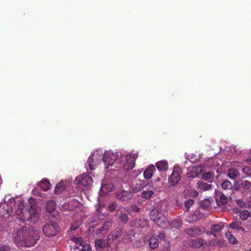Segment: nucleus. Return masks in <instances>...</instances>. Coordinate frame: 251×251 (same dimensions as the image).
Instances as JSON below:
<instances>
[{
	"label": "nucleus",
	"instance_id": "nucleus-6",
	"mask_svg": "<svg viewBox=\"0 0 251 251\" xmlns=\"http://www.w3.org/2000/svg\"><path fill=\"white\" fill-rule=\"evenodd\" d=\"M182 170L178 167H175L174 170L168 178L169 183L173 186L176 185L179 182Z\"/></svg>",
	"mask_w": 251,
	"mask_h": 251
},
{
	"label": "nucleus",
	"instance_id": "nucleus-39",
	"mask_svg": "<svg viewBox=\"0 0 251 251\" xmlns=\"http://www.w3.org/2000/svg\"><path fill=\"white\" fill-rule=\"evenodd\" d=\"M65 189V186L62 184H57L56 186L54 191L56 194H60Z\"/></svg>",
	"mask_w": 251,
	"mask_h": 251
},
{
	"label": "nucleus",
	"instance_id": "nucleus-50",
	"mask_svg": "<svg viewBox=\"0 0 251 251\" xmlns=\"http://www.w3.org/2000/svg\"><path fill=\"white\" fill-rule=\"evenodd\" d=\"M6 207H7V209H6V213H7V214H9V213H10V212H12V210H12V207H11V206H10V207H9L8 206V205H6Z\"/></svg>",
	"mask_w": 251,
	"mask_h": 251
},
{
	"label": "nucleus",
	"instance_id": "nucleus-23",
	"mask_svg": "<svg viewBox=\"0 0 251 251\" xmlns=\"http://www.w3.org/2000/svg\"><path fill=\"white\" fill-rule=\"evenodd\" d=\"M149 245L151 249H156L159 245L158 239H157L156 237H152L149 240Z\"/></svg>",
	"mask_w": 251,
	"mask_h": 251
},
{
	"label": "nucleus",
	"instance_id": "nucleus-49",
	"mask_svg": "<svg viewBox=\"0 0 251 251\" xmlns=\"http://www.w3.org/2000/svg\"><path fill=\"white\" fill-rule=\"evenodd\" d=\"M132 210L134 212H138L140 211V208L137 206H134L132 207Z\"/></svg>",
	"mask_w": 251,
	"mask_h": 251
},
{
	"label": "nucleus",
	"instance_id": "nucleus-19",
	"mask_svg": "<svg viewBox=\"0 0 251 251\" xmlns=\"http://www.w3.org/2000/svg\"><path fill=\"white\" fill-rule=\"evenodd\" d=\"M154 195V191L153 189L144 190L142 192L141 196L143 199L150 200L152 198Z\"/></svg>",
	"mask_w": 251,
	"mask_h": 251
},
{
	"label": "nucleus",
	"instance_id": "nucleus-2",
	"mask_svg": "<svg viewBox=\"0 0 251 251\" xmlns=\"http://www.w3.org/2000/svg\"><path fill=\"white\" fill-rule=\"evenodd\" d=\"M25 206V201H21L18 205L17 214H21V218L23 221H29L30 223L37 224L40 217L38 209L35 205H31L29 209L27 208L24 210Z\"/></svg>",
	"mask_w": 251,
	"mask_h": 251
},
{
	"label": "nucleus",
	"instance_id": "nucleus-32",
	"mask_svg": "<svg viewBox=\"0 0 251 251\" xmlns=\"http://www.w3.org/2000/svg\"><path fill=\"white\" fill-rule=\"evenodd\" d=\"M182 225V222L179 219L173 220L171 223L172 227L175 228L176 229L180 228L181 227Z\"/></svg>",
	"mask_w": 251,
	"mask_h": 251
},
{
	"label": "nucleus",
	"instance_id": "nucleus-28",
	"mask_svg": "<svg viewBox=\"0 0 251 251\" xmlns=\"http://www.w3.org/2000/svg\"><path fill=\"white\" fill-rule=\"evenodd\" d=\"M239 175V172L235 169L231 168L228 171V176L231 179H234Z\"/></svg>",
	"mask_w": 251,
	"mask_h": 251
},
{
	"label": "nucleus",
	"instance_id": "nucleus-1",
	"mask_svg": "<svg viewBox=\"0 0 251 251\" xmlns=\"http://www.w3.org/2000/svg\"><path fill=\"white\" fill-rule=\"evenodd\" d=\"M15 243L18 246L31 247L39 239V231L31 226H20L13 233Z\"/></svg>",
	"mask_w": 251,
	"mask_h": 251
},
{
	"label": "nucleus",
	"instance_id": "nucleus-20",
	"mask_svg": "<svg viewBox=\"0 0 251 251\" xmlns=\"http://www.w3.org/2000/svg\"><path fill=\"white\" fill-rule=\"evenodd\" d=\"M198 188L202 191H208L211 189L212 185L203 181L200 180L197 183Z\"/></svg>",
	"mask_w": 251,
	"mask_h": 251
},
{
	"label": "nucleus",
	"instance_id": "nucleus-26",
	"mask_svg": "<svg viewBox=\"0 0 251 251\" xmlns=\"http://www.w3.org/2000/svg\"><path fill=\"white\" fill-rule=\"evenodd\" d=\"M39 185L43 191H47L50 188V184L47 180H42L39 182Z\"/></svg>",
	"mask_w": 251,
	"mask_h": 251
},
{
	"label": "nucleus",
	"instance_id": "nucleus-12",
	"mask_svg": "<svg viewBox=\"0 0 251 251\" xmlns=\"http://www.w3.org/2000/svg\"><path fill=\"white\" fill-rule=\"evenodd\" d=\"M185 231L186 234L192 237H195L205 232V228L201 226H196L186 228Z\"/></svg>",
	"mask_w": 251,
	"mask_h": 251
},
{
	"label": "nucleus",
	"instance_id": "nucleus-33",
	"mask_svg": "<svg viewBox=\"0 0 251 251\" xmlns=\"http://www.w3.org/2000/svg\"><path fill=\"white\" fill-rule=\"evenodd\" d=\"M123 234V231L121 228H117L114 231V232L112 234H110L113 237L114 240H117L119 237H120Z\"/></svg>",
	"mask_w": 251,
	"mask_h": 251
},
{
	"label": "nucleus",
	"instance_id": "nucleus-13",
	"mask_svg": "<svg viewBox=\"0 0 251 251\" xmlns=\"http://www.w3.org/2000/svg\"><path fill=\"white\" fill-rule=\"evenodd\" d=\"M112 220L111 219L105 222L102 226L96 230V233L99 236H101L106 233L112 225Z\"/></svg>",
	"mask_w": 251,
	"mask_h": 251
},
{
	"label": "nucleus",
	"instance_id": "nucleus-11",
	"mask_svg": "<svg viewBox=\"0 0 251 251\" xmlns=\"http://www.w3.org/2000/svg\"><path fill=\"white\" fill-rule=\"evenodd\" d=\"M75 181L78 184H81L85 187H89L92 184L93 179L88 174H83L75 178Z\"/></svg>",
	"mask_w": 251,
	"mask_h": 251
},
{
	"label": "nucleus",
	"instance_id": "nucleus-40",
	"mask_svg": "<svg viewBox=\"0 0 251 251\" xmlns=\"http://www.w3.org/2000/svg\"><path fill=\"white\" fill-rule=\"evenodd\" d=\"M242 172L246 174L247 176L251 177V166H246L243 168Z\"/></svg>",
	"mask_w": 251,
	"mask_h": 251
},
{
	"label": "nucleus",
	"instance_id": "nucleus-21",
	"mask_svg": "<svg viewBox=\"0 0 251 251\" xmlns=\"http://www.w3.org/2000/svg\"><path fill=\"white\" fill-rule=\"evenodd\" d=\"M156 166L159 171H166L168 168L167 161L163 160L158 161L156 163Z\"/></svg>",
	"mask_w": 251,
	"mask_h": 251
},
{
	"label": "nucleus",
	"instance_id": "nucleus-4",
	"mask_svg": "<svg viewBox=\"0 0 251 251\" xmlns=\"http://www.w3.org/2000/svg\"><path fill=\"white\" fill-rule=\"evenodd\" d=\"M43 233L47 237H52L56 235L59 231L58 225L57 223L50 222L46 224L42 228Z\"/></svg>",
	"mask_w": 251,
	"mask_h": 251
},
{
	"label": "nucleus",
	"instance_id": "nucleus-41",
	"mask_svg": "<svg viewBox=\"0 0 251 251\" xmlns=\"http://www.w3.org/2000/svg\"><path fill=\"white\" fill-rule=\"evenodd\" d=\"M117 207V203L113 201L112 203H111L108 206V210L109 211L112 212L114 211Z\"/></svg>",
	"mask_w": 251,
	"mask_h": 251
},
{
	"label": "nucleus",
	"instance_id": "nucleus-52",
	"mask_svg": "<svg viewBox=\"0 0 251 251\" xmlns=\"http://www.w3.org/2000/svg\"><path fill=\"white\" fill-rule=\"evenodd\" d=\"M241 164L240 162H233L232 163V165L234 166H240Z\"/></svg>",
	"mask_w": 251,
	"mask_h": 251
},
{
	"label": "nucleus",
	"instance_id": "nucleus-37",
	"mask_svg": "<svg viewBox=\"0 0 251 251\" xmlns=\"http://www.w3.org/2000/svg\"><path fill=\"white\" fill-rule=\"evenodd\" d=\"M156 238L158 239V241H160V243L161 244L162 242H163V245H165V243H167L165 241V235L163 232H160Z\"/></svg>",
	"mask_w": 251,
	"mask_h": 251
},
{
	"label": "nucleus",
	"instance_id": "nucleus-27",
	"mask_svg": "<svg viewBox=\"0 0 251 251\" xmlns=\"http://www.w3.org/2000/svg\"><path fill=\"white\" fill-rule=\"evenodd\" d=\"M185 197L196 198L198 196V192L194 189H187L184 191Z\"/></svg>",
	"mask_w": 251,
	"mask_h": 251
},
{
	"label": "nucleus",
	"instance_id": "nucleus-34",
	"mask_svg": "<svg viewBox=\"0 0 251 251\" xmlns=\"http://www.w3.org/2000/svg\"><path fill=\"white\" fill-rule=\"evenodd\" d=\"M221 186L223 189L229 190L232 188V184L230 181L227 179L224 180L221 184Z\"/></svg>",
	"mask_w": 251,
	"mask_h": 251
},
{
	"label": "nucleus",
	"instance_id": "nucleus-18",
	"mask_svg": "<svg viewBox=\"0 0 251 251\" xmlns=\"http://www.w3.org/2000/svg\"><path fill=\"white\" fill-rule=\"evenodd\" d=\"M155 171V168L153 165L149 166L144 172V176L149 179L152 177L154 172Z\"/></svg>",
	"mask_w": 251,
	"mask_h": 251
},
{
	"label": "nucleus",
	"instance_id": "nucleus-10",
	"mask_svg": "<svg viewBox=\"0 0 251 251\" xmlns=\"http://www.w3.org/2000/svg\"><path fill=\"white\" fill-rule=\"evenodd\" d=\"M130 211L123 206H120L118 209L116 215L120 220V222L124 224H126L129 220L128 214Z\"/></svg>",
	"mask_w": 251,
	"mask_h": 251
},
{
	"label": "nucleus",
	"instance_id": "nucleus-48",
	"mask_svg": "<svg viewBox=\"0 0 251 251\" xmlns=\"http://www.w3.org/2000/svg\"><path fill=\"white\" fill-rule=\"evenodd\" d=\"M10 248L8 245H3L0 247V251H10Z\"/></svg>",
	"mask_w": 251,
	"mask_h": 251
},
{
	"label": "nucleus",
	"instance_id": "nucleus-16",
	"mask_svg": "<svg viewBox=\"0 0 251 251\" xmlns=\"http://www.w3.org/2000/svg\"><path fill=\"white\" fill-rule=\"evenodd\" d=\"M204 243V241L201 238L192 239L189 242V245L193 248L198 249L201 247Z\"/></svg>",
	"mask_w": 251,
	"mask_h": 251
},
{
	"label": "nucleus",
	"instance_id": "nucleus-42",
	"mask_svg": "<svg viewBox=\"0 0 251 251\" xmlns=\"http://www.w3.org/2000/svg\"><path fill=\"white\" fill-rule=\"evenodd\" d=\"M213 176L211 173L207 172L202 174V178L205 180H208L211 178Z\"/></svg>",
	"mask_w": 251,
	"mask_h": 251
},
{
	"label": "nucleus",
	"instance_id": "nucleus-38",
	"mask_svg": "<svg viewBox=\"0 0 251 251\" xmlns=\"http://www.w3.org/2000/svg\"><path fill=\"white\" fill-rule=\"evenodd\" d=\"M251 182L248 180H242L241 182L240 186L244 189L248 190L251 187Z\"/></svg>",
	"mask_w": 251,
	"mask_h": 251
},
{
	"label": "nucleus",
	"instance_id": "nucleus-46",
	"mask_svg": "<svg viewBox=\"0 0 251 251\" xmlns=\"http://www.w3.org/2000/svg\"><path fill=\"white\" fill-rule=\"evenodd\" d=\"M227 198L224 194H221L220 196V202L224 205L227 203Z\"/></svg>",
	"mask_w": 251,
	"mask_h": 251
},
{
	"label": "nucleus",
	"instance_id": "nucleus-8",
	"mask_svg": "<svg viewBox=\"0 0 251 251\" xmlns=\"http://www.w3.org/2000/svg\"><path fill=\"white\" fill-rule=\"evenodd\" d=\"M137 155L134 153H129L126 157V162L123 165L125 170L129 171L133 168L135 164V160Z\"/></svg>",
	"mask_w": 251,
	"mask_h": 251
},
{
	"label": "nucleus",
	"instance_id": "nucleus-43",
	"mask_svg": "<svg viewBox=\"0 0 251 251\" xmlns=\"http://www.w3.org/2000/svg\"><path fill=\"white\" fill-rule=\"evenodd\" d=\"M198 219L199 218L196 213L188 217V221L191 222L197 221Z\"/></svg>",
	"mask_w": 251,
	"mask_h": 251
},
{
	"label": "nucleus",
	"instance_id": "nucleus-3",
	"mask_svg": "<svg viewBox=\"0 0 251 251\" xmlns=\"http://www.w3.org/2000/svg\"><path fill=\"white\" fill-rule=\"evenodd\" d=\"M149 216L151 220L158 226L164 228L167 227L168 221L164 215L155 207L151 209Z\"/></svg>",
	"mask_w": 251,
	"mask_h": 251
},
{
	"label": "nucleus",
	"instance_id": "nucleus-44",
	"mask_svg": "<svg viewBox=\"0 0 251 251\" xmlns=\"http://www.w3.org/2000/svg\"><path fill=\"white\" fill-rule=\"evenodd\" d=\"M80 225H81L80 222L77 221V222H75V223H74L73 224H72L70 228L71 230H75L78 228V227Z\"/></svg>",
	"mask_w": 251,
	"mask_h": 251
},
{
	"label": "nucleus",
	"instance_id": "nucleus-5",
	"mask_svg": "<svg viewBox=\"0 0 251 251\" xmlns=\"http://www.w3.org/2000/svg\"><path fill=\"white\" fill-rule=\"evenodd\" d=\"M119 157L118 153H114L110 151H105L102 156V160L106 169L112 166Z\"/></svg>",
	"mask_w": 251,
	"mask_h": 251
},
{
	"label": "nucleus",
	"instance_id": "nucleus-7",
	"mask_svg": "<svg viewBox=\"0 0 251 251\" xmlns=\"http://www.w3.org/2000/svg\"><path fill=\"white\" fill-rule=\"evenodd\" d=\"M244 226L247 229H251V226L243 223L242 222L238 220H234L229 225L230 228L235 229L236 231L240 233H244L246 232L245 228L243 227Z\"/></svg>",
	"mask_w": 251,
	"mask_h": 251
},
{
	"label": "nucleus",
	"instance_id": "nucleus-45",
	"mask_svg": "<svg viewBox=\"0 0 251 251\" xmlns=\"http://www.w3.org/2000/svg\"><path fill=\"white\" fill-rule=\"evenodd\" d=\"M81 251H92V247L90 244H85L82 245Z\"/></svg>",
	"mask_w": 251,
	"mask_h": 251
},
{
	"label": "nucleus",
	"instance_id": "nucleus-51",
	"mask_svg": "<svg viewBox=\"0 0 251 251\" xmlns=\"http://www.w3.org/2000/svg\"><path fill=\"white\" fill-rule=\"evenodd\" d=\"M197 176L196 174H195L194 173H191L190 174H188V177H195Z\"/></svg>",
	"mask_w": 251,
	"mask_h": 251
},
{
	"label": "nucleus",
	"instance_id": "nucleus-14",
	"mask_svg": "<svg viewBox=\"0 0 251 251\" xmlns=\"http://www.w3.org/2000/svg\"><path fill=\"white\" fill-rule=\"evenodd\" d=\"M132 222L134 226L136 228H144L150 226L149 221L145 218L135 219Z\"/></svg>",
	"mask_w": 251,
	"mask_h": 251
},
{
	"label": "nucleus",
	"instance_id": "nucleus-29",
	"mask_svg": "<svg viewBox=\"0 0 251 251\" xmlns=\"http://www.w3.org/2000/svg\"><path fill=\"white\" fill-rule=\"evenodd\" d=\"M226 237L231 244H235L237 242L236 238L230 231L226 232Z\"/></svg>",
	"mask_w": 251,
	"mask_h": 251
},
{
	"label": "nucleus",
	"instance_id": "nucleus-25",
	"mask_svg": "<svg viewBox=\"0 0 251 251\" xmlns=\"http://www.w3.org/2000/svg\"><path fill=\"white\" fill-rule=\"evenodd\" d=\"M55 208V203L53 201H49L47 202L46 206V211L48 213L52 212Z\"/></svg>",
	"mask_w": 251,
	"mask_h": 251
},
{
	"label": "nucleus",
	"instance_id": "nucleus-53",
	"mask_svg": "<svg viewBox=\"0 0 251 251\" xmlns=\"http://www.w3.org/2000/svg\"><path fill=\"white\" fill-rule=\"evenodd\" d=\"M96 206L97 207V211L98 212H100V209H101V206L100 204H97L96 205Z\"/></svg>",
	"mask_w": 251,
	"mask_h": 251
},
{
	"label": "nucleus",
	"instance_id": "nucleus-9",
	"mask_svg": "<svg viewBox=\"0 0 251 251\" xmlns=\"http://www.w3.org/2000/svg\"><path fill=\"white\" fill-rule=\"evenodd\" d=\"M97 156L95 154H92L88 158L87 162L85 164V168L89 167L91 170H95L96 166L100 163L101 158Z\"/></svg>",
	"mask_w": 251,
	"mask_h": 251
},
{
	"label": "nucleus",
	"instance_id": "nucleus-31",
	"mask_svg": "<svg viewBox=\"0 0 251 251\" xmlns=\"http://www.w3.org/2000/svg\"><path fill=\"white\" fill-rule=\"evenodd\" d=\"M201 207L204 210H209L211 207L210 201L209 200H204L201 202Z\"/></svg>",
	"mask_w": 251,
	"mask_h": 251
},
{
	"label": "nucleus",
	"instance_id": "nucleus-22",
	"mask_svg": "<svg viewBox=\"0 0 251 251\" xmlns=\"http://www.w3.org/2000/svg\"><path fill=\"white\" fill-rule=\"evenodd\" d=\"M221 226L218 224L213 225L211 227V231L207 232L208 235H213L216 236V233L218 232L221 229Z\"/></svg>",
	"mask_w": 251,
	"mask_h": 251
},
{
	"label": "nucleus",
	"instance_id": "nucleus-24",
	"mask_svg": "<svg viewBox=\"0 0 251 251\" xmlns=\"http://www.w3.org/2000/svg\"><path fill=\"white\" fill-rule=\"evenodd\" d=\"M237 212L239 213L240 219L242 221H246L250 217V213L248 210H240Z\"/></svg>",
	"mask_w": 251,
	"mask_h": 251
},
{
	"label": "nucleus",
	"instance_id": "nucleus-47",
	"mask_svg": "<svg viewBox=\"0 0 251 251\" xmlns=\"http://www.w3.org/2000/svg\"><path fill=\"white\" fill-rule=\"evenodd\" d=\"M115 240H114L113 237H112V235H110V234L107 236V243L106 245L110 247L111 244L115 241Z\"/></svg>",
	"mask_w": 251,
	"mask_h": 251
},
{
	"label": "nucleus",
	"instance_id": "nucleus-15",
	"mask_svg": "<svg viewBox=\"0 0 251 251\" xmlns=\"http://www.w3.org/2000/svg\"><path fill=\"white\" fill-rule=\"evenodd\" d=\"M146 185L147 182L145 181L139 179H135L132 187L133 192L136 193L142 190Z\"/></svg>",
	"mask_w": 251,
	"mask_h": 251
},
{
	"label": "nucleus",
	"instance_id": "nucleus-35",
	"mask_svg": "<svg viewBox=\"0 0 251 251\" xmlns=\"http://www.w3.org/2000/svg\"><path fill=\"white\" fill-rule=\"evenodd\" d=\"M71 240L76 245L81 246L84 243V241L81 237H73L71 238Z\"/></svg>",
	"mask_w": 251,
	"mask_h": 251
},
{
	"label": "nucleus",
	"instance_id": "nucleus-36",
	"mask_svg": "<svg viewBox=\"0 0 251 251\" xmlns=\"http://www.w3.org/2000/svg\"><path fill=\"white\" fill-rule=\"evenodd\" d=\"M194 200L192 199H189L184 202V206L185 210L188 211L190 208L194 204Z\"/></svg>",
	"mask_w": 251,
	"mask_h": 251
},
{
	"label": "nucleus",
	"instance_id": "nucleus-17",
	"mask_svg": "<svg viewBox=\"0 0 251 251\" xmlns=\"http://www.w3.org/2000/svg\"><path fill=\"white\" fill-rule=\"evenodd\" d=\"M117 196L121 201H127L132 198L133 195L131 192L124 191L119 193Z\"/></svg>",
	"mask_w": 251,
	"mask_h": 251
},
{
	"label": "nucleus",
	"instance_id": "nucleus-54",
	"mask_svg": "<svg viewBox=\"0 0 251 251\" xmlns=\"http://www.w3.org/2000/svg\"><path fill=\"white\" fill-rule=\"evenodd\" d=\"M189 251L188 250L186 249H182L181 251Z\"/></svg>",
	"mask_w": 251,
	"mask_h": 251
},
{
	"label": "nucleus",
	"instance_id": "nucleus-30",
	"mask_svg": "<svg viewBox=\"0 0 251 251\" xmlns=\"http://www.w3.org/2000/svg\"><path fill=\"white\" fill-rule=\"evenodd\" d=\"M105 246V242L102 239H97L95 241V246L96 248L103 249Z\"/></svg>",
	"mask_w": 251,
	"mask_h": 251
}]
</instances>
